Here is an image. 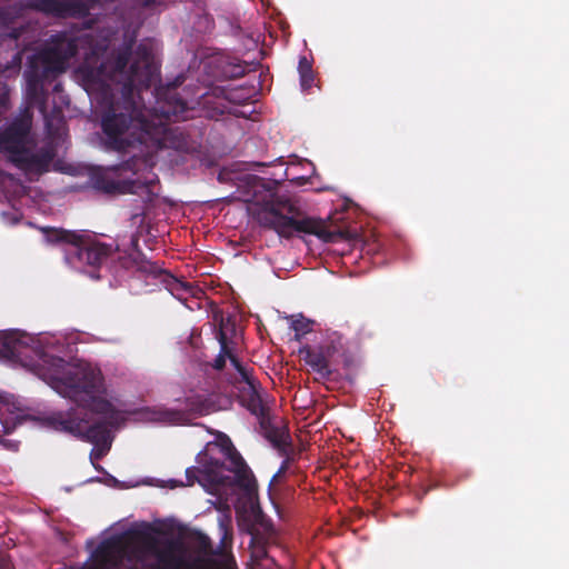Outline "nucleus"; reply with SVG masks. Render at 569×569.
<instances>
[{
  "label": "nucleus",
  "instance_id": "4be33fe9",
  "mask_svg": "<svg viewBox=\"0 0 569 569\" xmlns=\"http://www.w3.org/2000/svg\"><path fill=\"white\" fill-rule=\"evenodd\" d=\"M193 541H194L197 550L200 553L206 555V556L216 555L217 553L213 550L211 540H210V538L207 535L198 531L193 536Z\"/></svg>",
  "mask_w": 569,
  "mask_h": 569
},
{
  "label": "nucleus",
  "instance_id": "aec40b11",
  "mask_svg": "<svg viewBox=\"0 0 569 569\" xmlns=\"http://www.w3.org/2000/svg\"><path fill=\"white\" fill-rule=\"evenodd\" d=\"M150 419L157 422L180 425L186 420V415L180 410L158 408L152 410Z\"/></svg>",
  "mask_w": 569,
  "mask_h": 569
},
{
  "label": "nucleus",
  "instance_id": "f257e3e1",
  "mask_svg": "<svg viewBox=\"0 0 569 569\" xmlns=\"http://www.w3.org/2000/svg\"><path fill=\"white\" fill-rule=\"evenodd\" d=\"M134 44V37H128L98 64L87 58L82 67L88 81L112 93L102 111L100 127L104 148L117 152L136 143L163 149L174 133L150 116L139 96L141 89L153 82L158 67L150 44L140 42L133 50Z\"/></svg>",
  "mask_w": 569,
  "mask_h": 569
},
{
  "label": "nucleus",
  "instance_id": "20e7f679",
  "mask_svg": "<svg viewBox=\"0 0 569 569\" xmlns=\"http://www.w3.org/2000/svg\"><path fill=\"white\" fill-rule=\"evenodd\" d=\"M257 220L262 227L276 231L283 238H291L296 232L317 236L327 243L348 238L347 230H329L320 219L306 217L295 202L278 194H271L263 202L257 213Z\"/></svg>",
  "mask_w": 569,
  "mask_h": 569
},
{
  "label": "nucleus",
  "instance_id": "b1692460",
  "mask_svg": "<svg viewBox=\"0 0 569 569\" xmlns=\"http://www.w3.org/2000/svg\"><path fill=\"white\" fill-rule=\"evenodd\" d=\"M190 407L191 410L199 415H207L209 413V406L204 400H202L200 397H196L190 400Z\"/></svg>",
  "mask_w": 569,
  "mask_h": 569
},
{
  "label": "nucleus",
  "instance_id": "f704fd0d",
  "mask_svg": "<svg viewBox=\"0 0 569 569\" xmlns=\"http://www.w3.org/2000/svg\"><path fill=\"white\" fill-rule=\"evenodd\" d=\"M222 565H223V567H224L223 569H231V563H230V561H224Z\"/></svg>",
  "mask_w": 569,
  "mask_h": 569
},
{
  "label": "nucleus",
  "instance_id": "7c9ffc66",
  "mask_svg": "<svg viewBox=\"0 0 569 569\" xmlns=\"http://www.w3.org/2000/svg\"><path fill=\"white\" fill-rule=\"evenodd\" d=\"M21 61H22V51H18L14 56H13V68H17L19 69L20 66H21Z\"/></svg>",
  "mask_w": 569,
  "mask_h": 569
},
{
  "label": "nucleus",
  "instance_id": "4468645a",
  "mask_svg": "<svg viewBox=\"0 0 569 569\" xmlns=\"http://www.w3.org/2000/svg\"><path fill=\"white\" fill-rule=\"evenodd\" d=\"M259 420L264 438L281 455H286L288 452L289 447L291 446L290 436L288 431L284 428L273 426L269 421V415L267 417L259 418Z\"/></svg>",
  "mask_w": 569,
  "mask_h": 569
},
{
  "label": "nucleus",
  "instance_id": "ddd939ff",
  "mask_svg": "<svg viewBox=\"0 0 569 569\" xmlns=\"http://www.w3.org/2000/svg\"><path fill=\"white\" fill-rule=\"evenodd\" d=\"M234 330V323H232L229 319H221L219 330L217 332V339L220 345V352L212 363V367L216 370H222L224 368L227 358L230 360L231 365L238 373L246 368L234 355L233 347L231 346L232 342L228 337V332Z\"/></svg>",
  "mask_w": 569,
  "mask_h": 569
},
{
  "label": "nucleus",
  "instance_id": "6ab92c4d",
  "mask_svg": "<svg viewBox=\"0 0 569 569\" xmlns=\"http://www.w3.org/2000/svg\"><path fill=\"white\" fill-rule=\"evenodd\" d=\"M41 230L44 233V238L48 243H63L66 246L64 250L70 249L71 246H77L81 237V234L76 231L58 228L46 227Z\"/></svg>",
  "mask_w": 569,
  "mask_h": 569
},
{
  "label": "nucleus",
  "instance_id": "39448f33",
  "mask_svg": "<svg viewBox=\"0 0 569 569\" xmlns=\"http://www.w3.org/2000/svg\"><path fill=\"white\" fill-rule=\"evenodd\" d=\"M32 119L29 114L20 116L0 128V150L8 160L21 170H43L52 160L49 151L33 153L30 149Z\"/></svg>",
  "mask_w": 569,
  "mask_h": 569
},
{
  "label": "nucleus",
  "instance_id": "a878e982",
  "mask_svg": "<svg viewBox=\"0 0 569 569\" xmlns=\"http://www.w3.org/2000/svg\"><path fill=\"white\" fill-rule=\"evenodd\" d=\"M187 486H192L196 481L201 479V468L190 467L186 470Z\"/></svg>",
  "mask_w": 569,
  "mask_h": 569
},
{
  "label": "nucleus",
  "instance_id": "5701e85b",
  "mask_svg": "<svg viewBox=\"0 0 569 569\" xmlns=\"http://www.w3.org/2000/svg\"><path fill=\"white\" fill-rule=\"evenodd\" d=\"M291 328L296 332L297 338L308 333L311 330L310 322L305 318L293 320Z\"/></svg>",
  "mask_w": 569,
  "mask_h": 569
},
{
  "label": "nucleus",
  "instance_id": "9b49d317",
  "mask_svg": "<svg viewBox=\"0 0 569 569\" xmlns=\"http://www.w3.org/2000/svg\"><path fill=\"white\" fill-rule=\"evenodd\" d=\"M26 7L58 18H84L90 10L83 0H27Z\"/></svg>",
  "mask_w": 569,
  "mask_h": 569
},
{
  "label": "nucleus",
  "instance_id": "2eb2a0df",
  "mask_svg": "<svg viewBox=\"0 0 569 569\" xmlns=\"http://www.w3.org/2000/svg\"><path fill=\"white\" fill-rule=\"evenodd\" d=\"M118 263L122 269L136 270L154 278L162 271L157 263L147 260L140 251H137L134 254L119 256Z\"/></svg>",
  "mask_w": 569,
  "mask_h": 569
},
{
  "label": "nucleus",
  "instance_id": "423d86ee",
  "mask_svg": "<svg viewBox=\"0 0 569 569\" xmlns=\"http://www.w3.org/2000/svg\"><path fill=\"white\" fill-rule=\"evenodd\" d=\"M223 452L229 465L207 455L199 461L201 463V479H199V483L202 486L208 483L212 487L234 483L248 492L254 491L257 481L241 455L231 443L223 448Z\"/></svg>",
  "mask_w": 569,
  "mask_h": 569
},
{
  "label": "nucleus",
  "instance_id": "c756f323",
  "mask_svg": "<svg viewBox=\"0 0 569 569\" xmlns=\"http://www.w3.org/2000/svg\"><path fill=\"white\" fill-rule=\"evenodd\" d=\"M300 76V84H301V88L302 90H308L312 87V83H313V80H315V76H313V72H309V73H303V74H299Z\"/></svg>",
  "mask_w": 569,
  "mask_h": 569
},
{
  "label": "nucleus",
  "instance_id": "1a4fd4ad",
  "mask_svg": "<svg viewBox=\"0 0 569 569\" xmlns=\"http://www.w3.org/2000/svg\"><path fill=\"white\" fill-rule=\"evenodd\" d=\"M234 388L238 391V399L240 403L250 413L257 418H263L269 415V408L264 403L261 395V385L253 377L252 369L247 367L238 373L233 381Z\"/></svg>",
  "mask_w": 569,
  "mask_h": 569
},
{
  "label": "nucleus",
  "instance_id": "f8f14e48",
  "mask_svg": "<svg viewBox=\"0 0 569 569\" xmlns=\"http://www.w3.org/2000/svg\"><path fill=\"white\" fill-rule=\"evenodd\" d=\"M23 9L16 4L0 8V41H18L27 31L28 27L21 21Z\"/></svg>",
  "mask_w": 569,
  "mask_h": 569
},
{
  "label": "nucleus",
  "instance_id": "dca6fc26",
  "mask_svg": "<svg viewBox=\"0 0 569 569\" xmlns=\"http://www.w3.org/2000/svg\"><path fill=\"white\" fill-rule=\"evenodd\" d=\"M97 553L106 565L118 566L124 553V543L121 537H112L102 541Z\"/></svg>",
  "mask_w": 569,
  "mask_h": 569
},
{
  "label": "nucleus",
  "instance_id": "cd10ccee",
  "mask_svg": "<svg viewBox=\"0 0 569 569\" xmlns=\"http://www.w3.org/2000/svg\"><path fill=\"white\" fill-rule=\"evenodd\" d=\"M298 71L299 74L313 72L312 64L306 56L300 57L298 63Z\"/></svg>",
  "mask_w": 569,
  "mask_h": 569
},
{
  "label": "nucleus",
  "instance_id": "c9c22d12",
  "mask_svg": "<svg viewBox=\"0 0 569 569\" xmlns=\"http://www.w3.org/2000/svg\"><path fill=\"white\" fill-rule=\"evenodd\" d=\"M4 103V94L0 92V106Z\"/></svg>",
  "mask_w": 569,
  "mask_h": 569
},
{
  "label": "nucleus",
  "instance_id": "e433bc0d",
  "mask_svg": "<svg viewBox=\"0 0 569 569\" xmlns=\"http://www.w3.org/2000/svg\"><path fill=\"white\" fill-rule=\"evenodd\" d=\"M284 469H286V463L282 465V467L280 468V471H282Z\"/></svg>",
  "mask_w": 569,
  "mask_h": 569
},
{
  "label": "nucleus",
  "instance_id": "bb28decb",
  "mask_svg": "<svg viewBox=\"0 0 569 569\" xmlns=\"http://www.w3.org/2000/svg\"><path fill=\"white\" fill-rule=\"evenodd\" d=\"M110 448H111V445H94V447L90 453V457L94 458V459H101L102 457H104L108 453Z\"/></svg>",
  "mask_w": 569,
  "mask_h": 569
},
{
  "label": "nucleus",
  "instance_id": "f03ea898",
  "mask_svg": "<svg viewBox=\"0 0 569 569\" xmlns=\"http://www.w3.org/2000/svg\"><path fill=\"white\" fill-rule=\"evenodd\" d=\"M31 336L19 330L0 331V358L23 362L32 351L37 360L34 373L52 389L77 405L67 411H56L44 418L48 427L94 445H111L109 427L120 422V413L102 397L103 377L90 365H71L33 346Z\"/></svg>",
  "mask_w": 569,
  "mask_h": 569
},
{
  "label": "nucleus",
  "instance_id": "6e6552de",
  "mask_svg": "<svg viewBox=\"0 0 569 569\" xmlns=\"http://www.w3.org/2000/svg\"><path fill=\"white\" fill-rule=\"evenodd\" d=\"M117 251H119L117 243H104L90 236L81 234L77 246L64 250V259L72 268L84 271L87 267L100 268Z\"/></svg>",
  "mask_w": 569,
  "mask_h": 569
},
{
  "label": "nucleus",
  "instance_id": "2f4dec72",
  "mask_svg": "<svg viewBox=\"0 0 569 569\" xmlns=\"http://www.w3.org/2000/svg\"><path fill=\"white\" fill-rule=\"evenodd\" d=\"M246 73V68L241 66H236L234 71L232 73L233 77H241Z\"/></svg>",
  "mask_w": 569,
  "mask_h": 569
},
{
  "label": "nucleus",
  "instance_id": "72a5a7b5",
  "mask_svg": "<svg viewBox=\"0 0 569 569\" xmlns=\"http://www.w3.org/2000/svg\"><path fill=\"white\" fill-rule=\"evenodd\" d=\"M131 243H132L133 247H138V243H139L138 238L133 236L132 239H131Z\"/></svg>",
  "mask_w": 569,
  "mask_h": 569
},
{
  "label": "nucleus",
  "instance_id": "412c9836",
  "mask_svg": "<svg viewBox=\"0 0 569 569\" xmlns=\"http://www.w3.org/2000/svg\"><path fill=\"white\" fill-rule=\"evenodd\" d=\"M169 287H170L171 293L174 295L179 299H182V296L184 293L196 297L197 292L200 291L192 283L181 281L177 278H172L171 282L169 283Z\"/></svg>",
  "mask_w": 569,
  "mask_h": 569
},
{
  "label": "nucleus",
  "instance_id": "a211bd4d",
  "mask_svg": "<svg viewBox=\"0 0 569 569\" xmlns=\"http://www.w3.org/2000/svg\"><path fill=\"white\" fill-rule=\"evenodd\" d=\"M21 423L19 416L7 417L3 410L0 408V445L10 451H18L19 441L4 439L2 436L10 435L14 431L18 425Z\"/></svg>",
  "mask_w": 569,
  "mask_h": 569
},
{
  "label": "nucleus",
  "instance_id": "9d476101",
  "mask_svg": "<svg viewBox=\"0 0 569 569\" xmlns=\"http://www.w3.org/2000/svg\"><path fill=\"white\" fill-rule=\"evenodd\" d=\"M160 116L150 113L151 117L159 119L168 129L174 131L168 142L167 148L184 149L187 146L186 137L178 128L169 127L164 121H178L183 119L184 112L188 110L187 103L176 92V88L168 89V98L164 102L158 101ZM149 112H151L149 110Z\"/></svg>",
  "mask_w": 569,
  "mask_h": 569
},
{
  "label": "nucleus",
  "instance_id": "393cba45",
  "mask_svg": "<svg viewBox=\"0 0 569 569\" xmlns=\"http://www.w3.org/2000/svg\"><path fill=\"white\" fill-rule=\"evenodd\" d=\"M96 183L98 189L108 193H112L119 190V183L112 180L99 179Z\"/></svg>",
  "mask_w": 569,
  "mask_h": 569
},
{
  "label": "nucleus",
  "instance_id": "f3484780",
  "mask_svg": "<svg viewBox=\"0 0 569 569\" xmlns=\"http://www.w3.org/2000/svg\"><path fill=\"white\" fill-rule=\"evenodd\" d=\"M301 352L305 355V362L317 372L322 379L330 378L332 371L329 366L327 356L321 349L305 347Z\"/></svg>",
  "mask_w": 569,
  "mask_h": 569
},
{
  "label": "nucleus",
  "instance_id": "473e14b6",
  "mask_svg": "<svg viewBox=\"0 0 569 569\" xmlns=\"http://www.w3.org/2000/svg\"><path fill=\"white\" fill-rule=\"evenodd\" d=\"M62 89V84L60 82H56L53 86L54 91H60Z\"/></svg>",
  "mask_w": 569,
  "mask_h": 569
},
{
  "label": "nucleus",
  "instance_id": "c85d7f7f",
  "mask_svg": "<svg viewBox=\"0 0 569 569\" xmlns=\"http://www.w3.org/2000/svg\"><path fill=\"white\" fill-rule=\"evenodd\" d=\"M168 0H138L139 4L144 9H156L164 7Z\"/></svg>",
  "mask_w": 569,
  "mask_h": 569
},
{
  "label": "nucleus",
  "instance_id": "0eeeda50",
  "mask_svg": "<svg viewBox=\"0 0 569 569\" xmlns=\"http://www.w3.org/2000/svg\"><path fill=\"white\" fill-rule=\"evenodd\" d=\"M146 550L152 556L153 561L147 562L144 569H201L216 568L214 559L197 558L189 561L184 553V547L178 539H166L159 542L154 537H146Z\"/></svg>",
  "mask_w": 569,
  "mask_h": 569
},
{
  "label": "nucleus",
  "instance_id": "7ed1b4c3",
  "mask_svg": "<svg viewBox=\"0 0 569 569\" xmlns=\"http://www.w3.org/2000/svg\"><path fill=\"white\" fill-rule=\"evenodd\" d=\"M89 42L90 37L88 34L69 30L59 31L52 34L41 49L28 58L24 70L28 108L39 110L43 117L46 128L51 134L58 131L63 116L59 109H54L51 114L48 113L47 86L56 82L58 77L67 70L69 60L78 53L79 48Z\"/></svg>",
  "mask_w": 569,
  "mask_h": 569
}]
</instances>
